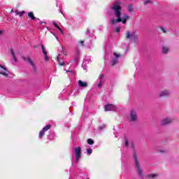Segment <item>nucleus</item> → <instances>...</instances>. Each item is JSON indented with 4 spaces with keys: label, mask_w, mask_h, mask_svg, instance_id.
Returning <instances> with one entry per match:
<instances>
[{
    "label": "nucleus",
    "mask_w": 179,
    "mask_h": 179,
    "mask_svg": "<svg viewBox=\"0 0 179 179\" xmlns=\"http://www.w3.org/2000/svg\"><path fill=\"white\" fill-rule=\"evenodd\" d=\"M112 10L114 12V15L117 19H113L111 20V24H115V23H120L122 22L123 24H125L127 23V20L129 19V16L124 15L122 18H121V6H120V3H115L113 6L111 7Z\"/></svg>",
    "instance_id": "obj_1"
},
{
    "label": "nucleus",
    "mask_w": 179,
    "mask_h": 179,
    "mask_svg": "<svg viewBox=\"0 0 179 179\" xmlns=\"http://www.w3.org/2000/svg\"><path fill=\"white\" fill-rule=\"evenodd\" d=\"M133 158L134 159L136 169L137 170L138 175L140 176V177H143L142 169L141 168V165L139 164V160L138 159L136 152H134Z\"/></svg>",
    "instance_id": "obj_2"
},
{
    "label": "nucleus",
    "mask_w": 179,
    "mask_h": 179,
    "mask_svg": "<svg viewBox=\"0 0 179 179\" xmlns=\"http://www.w3.org/2000/svg\"><path fill=\"white\" fill-rule=\"evenodd\" d=\"M126 37L127 38H131V40H132L134 43H138V35H136L135 32H133L132 34H131L129 31H127Z\"/></svg>",
    "instance_id": "obj_3"
},
{
    "label": "nucleus",
    "mask_w": 179,
    "mask_h": 179,
    "mask_svg": "<svg viewBox=\"0 0 179 179\" xmlns=\"http://www.w3.org/2000/svg\"><path fill=\"white\" fill-rule=\"evenodd\" d=\"M76 155V162L79 163V159L82 157V148L80 147H77L75 148Z\"/></svg>",
    "instance_id": "obj_4"
},
{
    "label": "nucleus",
    "mask_w": 179,
    "mask_h": 179,
    "mask_svg": "<svg viewBox=\"0 0 179 179\" xmlns=\"http://www.w3.org/2000/svg\"><path fill=\"white\" fill-rule=\"evenodd\" d=\"M130 121L131 122L138 121V113L134 109H132L130 112Z\"/></svg>",
    "instance_id": "obj_5"
},
{
    "label": "nucleus",
    "mask_w": 179,
    "mask_h": 179,
    "mask_svg": "<svg viewBox=\"0 0 179 179\" xmlns=\"http://www.w3.org/2000/svg\"><path fill=\"white\" fill-rule=\"evenodd\" d=\"M22 59H24V61H27V62H29V64H30V65L32 66V69L35 71L37 72V67H36V64H34V62L31 60V59H30V57H26L24 56L22 57Z\"/></svg>",
    "instance_id": "obj_6"
},
{
    "label": "nucleus",
    "mask_w": 179,
    "mask_h": 179,
    "mask_svg": "<svg viewBox=\"0 0 179 179\" xmlns=\"http://www.w3.org/2000/svg\"><path fill=\"white\" fill-rule=\"evenodd\" d=\"M51 129V125L48 124L39 132V139H42L43 136L45 135V131H48V129Z\"/></svg>",
    "instance_id": "obj_7"
},
{
    "label": "nucleus",
    "mask_w": 179,
    "mask_h": 179,
    "mask_svg": "<svg viewBox=\"0 0 179 179\" xmlns=\"http://www.w3.org/2000/svg\"><path fill=\"white\" fill-rule=\"evenodd\" d=\"M105 111H117L118 108L114 104H107L105 106Z\"/></svg>",
    "instance_id": "obj_8"
},
{
    "label": "nucleus",
    "mask_w": 179,
    "mask_h": 179,
    "mask_svg": "<svg viewBox=\"0 0 179 179\" xmlns=\"http://www.w3.org/2000/svg\"><path fill=\"white\" fill-rule=\"evenodd\" d=\"M171 122H173V119L166 117L162 120V125H169V124H171Z\"/></svg>",
    "instance_id": "obj_9"
},
{
    "label": "nucleus",
    "mask_w": 179,
    "mask_h": 179,
    "mask_svg": "<svg viewBox=\"0 0 179 179\" xmlns=\"http://www.w3.org/2000/svg\"><path fill=\"white\" fill-rule=\"evenodd\" d=\"M103 79H104V75L101 74L97 80V82H99L97 87H99V89L101 87V86H103Z\"/></svg>",
    "instance_id": "obj_10"
},
{
    "label": "nucleus",
    "mask_w": 179,
    "mask_h": 179,
    "mask_svg": "<svg viewBox=\"0 0 179 179\" xmlns=\"http://www.w3.org/2000/svg\"><path fill=\"white\" fill-rule=\"evenodd\" d=\"M41 48H42V52L44 55L45 61H48L49 57L48 55H47V51H45V47H44V45L41 44Z\"/></svg>",
    "instance_id": "obj_11"
},
{
    "label": "nucleus",
    "mask_w": 179,
    "mask_h": 179,
    "mask_svg": "<svg viewBox=\"0 0 179 179\" xmlns=\"http://www.w3.org/2000/svg\"><path fill=\"white\" fill-rule=\"evenodd\" d=\"M28 17H29V19H31V20H40L39 18L35 17H34V13H33V12H30L28 13Z\"/></svg>",
    "instance_id": "obj_12"
},
{
    "label": "nucleus",
    "mask_w": 179,
    "mask_h": 179,
    "mask_svg": "<svg viewBox=\"0 0 179 179\" xmlns=\"http://www.w3.org/2000/svg\"><path fill=\"white\" fill-rule=\"evenodd\" d=\"M166 96H170V91H167V90L162 91L159 94V97H164Z\"/></svg>",
    "instance_id": "obj_13"
},
{
    "label": "nucleus",
    "mask_w": 179,
    "mask_h": 179,
    "mask_svg": "<svg viewBox=\"0 0 179 179\" xmlns=\"http://www.w3.org/2000/svg\"><path fill=\"white\" fill-rule=\"evenodd\" d=\"M78 86L80 87H87V83L83 82L81 80H78Z\"/></svg>",
    "instance_id": "obj_14"
},
{
    "label": "nucleus",
    "mask_w": 179,
    "mask_h": 179,
    "mask_svg": "<svg viewBox=\"0 0 179 179\" xmlns=\"http://www.w3.org/2000/svg\"><path fill=\"white\" fill-rule=\"evenodd\" d=\"M11 55H13V58L14 59V62H17V58H16V55L15 54V51H13V49L10 50Z\"/></svg>",
    "instance_id": "obj_15"
},
{
    "label": "nucleus",
    "mask_w": 179,
    "mask_h": 179,
    "mask_svg": "<svg viewBox=\"0 0 179 179\" xmlns=\"http://www.w3.org/2000/svg\"><path fill=\"white\" fill-rule=\"evenodd\" d=\"M53 26H55V27H57V29H58V30H59V31L62 33V34H64V31H62L61 27H59V26H58V24H57V22H55V21H53Z\"/></svg>",
    "instance_id": "obj_16"
},
{
    "label": "nucleus",
    "mask_w": 179,
    "mask_h": 179,
    "mask_svg": "<svg viewBox=\"0 0 179 179\" xmlns=\"http://www.w3.org/2000/svg\"><path fill=\"white\" fill-rule=\"evenodd\" d=\"M118 62V59L117 57H114L112 59L111 65L114 66Z\"/></svg>",
    "instance_id": "obj_17"
},
{
    "label": "nucleus",
    "mask_w": 179,
    "mask_h": 179,
    "mask_svg": "<svg viewBox=\"0 0 179 179\" xmlns=\"http://www.w3.org/2000/svg\"><path fill=\"white\" fill-rule=\"evenodd\" d=\"M127 10L129 12V13H132V12H134V6L132 4H129L128 6Z\"/></svg>",
    "instance_id": "obj_18"
},
{
    "label": "nucleus",
    "mask_w": 179,
    "mask_h": 179,
    "mask_svg": "<svg viewBox=\"0 0 179 179\" xmlns=\"http://www.w3.org/2000/svg\"><path fill=\"white\" fill-rule=\"evenodd\" d=\"M5 71H0V75H3V76H8L9 75V71L4 70Z\"/></svg>",
    "instance_id": "obj_19"
},
{
    "label": "nucleus",
    "mask_w": 179,
    "mask_h": 179,
    "mask_svg": "<svg viewBox=\"0 0 179 179\" xmlns=\"http://www.w3.org/2000/svg\"><path fill=\"white\" fill-rule=\"evenodd\" d=\"M162 52L163 54H167V52H169V48H167L166 46H163Z\"/></svg>",
    "instance_id": "obj_20"
},
{
    "label": "nucleus",
    "mask_w": 179,
    "mask_h": 179,
    "mask_svg": "<svg viewBox=\"0 0 179 179\" xmlns=\"http://www.w3.org/2000/svg\"><path fill=\"white\" fill-rule=\"evenodd\" d=\"M15 13H16V15H18L19 16H23V13H25V12H24V10L20 12L19 10H16Z\"/></svg>",
    "instance_id": "obj_21"
},
{
    "label": "nucleus",
    "mask_w": 179,
    "mask_h": 179,
    "mask_svg": "<svg viewBox=\"0 0 179 179\" xmlns=\"http://www.w3.org/2000/svg\"><path fill=\"white\" fill-rule=\"evenodd\" d=\"M87 142L88 145H94V141H93L92 138H88Z\"/></svg>",
    "instance_id": "obj_22"
},
{
    "label": "nucleus",
    "mask_w": 179,
    "mask_h": 179,
    "mask_svg": "<svg viewBox=\"0 0 179 179\" xmlns=\"http://www.w3.org/2000/svg\"><path fill=\"white\" fill-rule=\"evenodd\" d=\"M148 178H155V177H157V174H150L147 176Z\"/></svg>",
    "instance_id": "obj_23"
},
{
    "label": "nucleus",
    "mask_w": 179,
    "mask_h": 179,
    "mask_svg": "<svg viewBox=\"0 0 179 179\" xmlns=\"http://www.w3.org/2000/svg\"><path fill=\"white\" fill-rule=\"evenodd\" d=\"M124 142H125V146H126V148H128V146H129V142H128V138H127V136H124Z\"/></svg>",
    "instance_id": "obj_24"
},
{
    "label": "nucleus",
    "mask_w": 179,
    "mask_h": 179,
    "mask_svg": "<svg viewBox=\"0 0 179 179\" xmlns=\"http://www.w3.org/2000/svg\"><path fill=\"white\" fill-rule=\"evenodd\" d=\"M57 61L59 62V65H60L61 66H64L65 65V62H59V57L57 56Z\"/></svg>",
    "instance_id": "obj_25"
},
{
    "label": "nucleus",
    "mask_w": 179,
    "mask_h": 179,
    "mask_svg": "<svg viewBox=\"0 0 179 179\" xmlns=\"http://www.w3.org/2000/svg\"><path fill=\"white\" fill-rule=\"evenodd\" d=\"M92 152H93V150H92V148L87 149V155H92Z\"/></svg>",
    "instance_id": "obj_26"
},
{
    "label": "nucleus",
    "mask_w": 179,
    "mask_h": 179,
    "mask_svg": "<svg viewBox=\"0 0 179 179\" xmlns=\"http://www.w3.org/2000/svg\"><path fill=\"white\" fill-rule=\"evenodd\" d=\"M104 128H106V126L104 124L99 127V131H103V129H104Z\"/></svg>",
    "instance_id": "obj_27"
},
{
    "label": "nucleus",
    "mask_w": 179,
    "mask_h": 179,
    "mask_svg": "<svg viewBox=\"0 0 179 179\" xmlns=\"http://www.w3.org/2000/svg\"><path fill=\"white\" fill-rule=\"evenodd\" d=\"M148 3H152V1H150V0H145L144 1V5H148Z\"/></svg>",
    "instance_id": "obj_28"
},
{
    "label": "nucleus",
    "mask_w": 179,
    "mask_h": 179,
    "mask_svg": "<svg viewBox=\"0 0 179 179\" xmlns=\"http://www.w3.org/2000/svg\"><path fill=\"white\" fill-rule=\"evenodd\" d=\"M79 55H80V52L79 50H76V52H75V57H79Z\"/></svg>",
    "instance_id": "obj_29"
},
{
    "label": "nucleus",
    "mask_w": 179,
    "mask_h": 179,
    "mask_svg": "<svg viewBox=\"0 0 179 179\" xmlns=\"http://www.w3.org/2000/svg\"><path fill=\"white\" fill-rule=\"evenodd\" d=\"M79 61V57H75L74 62H78Z\"/></svg>",
    "instance_id": "obj_30"
},
{
    "label": "nucleus",
    "mask_w": 179,
    "mask_h": 179,
    "mask_svg": "<svg viewBox=\"0 0 179 179\" xmlns=\"http://www.w3.org/2000/svg\"><path fill=\"white\" fill-rule=\"evenodd\" d=\"M114 55H115V58H118L119 57H121V55H118L117 53H114Z\"/></svg>",
    "instance_id": "obj_31"
},
{
    "label": "nucleus",
    "mask_w": 179,
    "mask_h": 179,
    "mask_svg": "<svg viewBox=\"0 0 179 179\" xmlns=\"http://www.w3.org/2000/svg\"><path fill=\"white\" fill-rule=\"evenodd\" d=\"M79 43L81 45H85V41H80Z\"/></svg>",
    "instance_id": "obj_32"
},
{
    "label": "nucleus",
    "mask_w": 179,
    "mask_h": 179,
    "mask_svg": "<svg viewBox=\"0 0 179 179\" xmlns=\"http://www.w3.org/2000/svg\"><path fill=\"white\" fill-rule=\"evenodd\" d=\"M0 68H1L2 69H3V71H7V70H6V67H5V66H2V65H1V64H0Z\"/></svg>",
    "instance_id": "obj_33"
},
{
    "label": "nucleus",
    "mask_w": 179,
    "mask_h": 179,
    "mask_svg": "<svg viewBox=\"0 0 179 179\" xmlns=\"http://www.w3.org/2000/svg\"><path fill=\"white\" fill-rule=\"evenodd\" d=\"M120 30H121V29L120 27H117L115 30L116 33H120Z\"/></svg>",
    "instance_id": "obj_34"
},
{
    "label": "nucleus",
    "mask_w": 179,
    "mask_h": 179,
    "mask_svg": "<svg viewBox=\"0 0 179 179\" xmlns=\"http://www.w3.org/2000/svg\"><path fill=\"white\" fill-rule=\"evenodd\" d=\"M62 52H63V54H64V55H66V53L65 52H64V46L62 47Z\"/></svg>",
    "instance_id": "obj_35"
},
{
    "label": "nucleus",
    "mask_w": 179,
    "mask_h": 179,
    "mask_svg": "<svg viewBox=\"0 0 179 179\" xmlns=\"http://www.w3.org/2000/svg\"><path fill=\"white\" fill-rule=\"evenodd\" d=\"M86 34H87V36H89V34H90V31L89 30V29H87V33H86Z\"/></svg>",
    "instance_id": "obj_36"
},
{
    "label": "nucleus",
    "mask_w": 179,
    "mask_h": 179,
    "mask_svg": "<svg viewBox=\"0 0 179 179\" xmlns=\"http://www.w3.org/2000/svg\"><path fill=\"white\" fill-rule=\"evenodd\" d=\"M161 30H162L164 33H166V30L164 29V28H163V27H161Z\"/></svg>",
    "instance_id": "obj_37"
},
{
    "label": "nucleus",
    "mask_w": 179,
    "mask_h": 179,
    "mask_svg": "<svg viewBox=\"0 0 179 179\" xmlns=\"http://www.w3.org/2000/svg\"><path fill=\"white\" fill-rule=\"evenodd\" d=\"M39 24H45V22H41V21H40Z\"/></svg>",
    "instance_id": "obj_38"
},
{
    "label": "nucleus",
    "mask_w": 179,
    "mask_h": 179,
    "mask_svg": "<svg viewBox=\"0 0 179 179\" xmlns=\"http://www.w3.org/2000/svg\"><path fill=\"white\" fill-rule=\"evenodd\" d=\"M3 33V31L0 30V36Z\"/></svg>",
    "instance_id": "obj_39"
},
{
    "label": "nucleus",
    "mask_w": 179,
    "mask_h": 179,
    "mask_svg": "<svg viewBox=\"0 0 179 179\" xmlns=\"http://www.w3.org/2000/svg\"><path fill=\"white\" fill-rule=\"evenodd\" d=\"M13 12H15V10L13 9H12L10 11V13H13Z\"/></svg>",
    "instance_id": "obj_40"
},
{
    "label": "nucleus",
    "mask_w": 179,
    "mask_h": 179,
    "mask_svg": "<svg viewBox=\"0 0 179 179\" xmlns=\"http://www.w3.org/2000/svg\"><path fill=\"white\" fill-rule=\"evenodd\" d=\"M55 37H56L57 41H59V39L58 38V37H57V36H55Z\"/></svg>",
    "instance_id": "obj_41"
},
{
    "label": "nucleus",
    "mask_w": 179,
    "mask_h": 179,
    "mask_svg": "<svg viewBox=\"0 0 179 179\" xmlns=\"http://www.w3.org/2000/svg\"><path fill=\"white\" fill-rule=\"evenodd\" d=\"M83 68H84V69H86V66H85V65L83 66Z\"/></svg>",
    "instance_id": "obj_42"
},
{
    "label": "nucleus",
    "mask_w": 179,
    "mask_h": 179,
    "mask_svg": "<svg viewBox=\"0 0 179 179\" xmlns=\"http://www.w3.org/2000/svg\"><path fill=\"white\" fill-rule=\"evenodd\" d=\"M34 48H37V46H36V45H35V46H34Z\"/></svg>",
    "instance_id": "obj_43"
},
{
    "label": "nucleus",
    "mask_w": 179,
    "mask_h": 179,
    "mask_svg": "<svg viewBox=\"0 0 179 179\" xmlns=\"http://www.w3.org/2000/svg\"><path fill=\"white\" fill-rule=\"evenodd\" d=\"M131 148H134V144L131 145Z\"/></svg>",
    "instance_id": "obj_44"
},
{
    "label": "nucleus",
    "mask_w": 179,
    "mask_h": 179,
    "mask_svg": "<svg viewBox=\"0 0 179 179\" xmlns=\"http://www.w3.org/2000/svg\"><path fill=\"white\" fill-rule=\"evenodd\" d=\"M59 12H61V13H62V11L60 10Z\"/></svg>",
    "instance_id": "obj_45"
},
{
    "label": "nucleus",
    "mask_w": 179,
    "mask_h": 179,
    "mask_svg": "<svg viewBox=\"0 0 179 179\" xmlns=\"http://www.w3.org/2000/svg\"><path fill=\"white\" fill-rule=\"evenodd\" d=\"M159 152H163V151L160 150Z\"/></svg>",
    "instance_id": "obj_46"
}]
</instances>
